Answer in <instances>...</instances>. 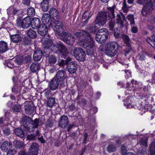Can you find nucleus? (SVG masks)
Returning <instances> with one entry per match:
<instances>
[{"instance_id":"bb28decb","label":"nucleus","mask_w":155,"mask_h":155,"mask_svg":"<svg viewBox=\"0 0 155 155\" xmlns=\"http://www.w3.org/2000/svg\"><path fill=\"white\" fill-rule=\"evenodd\" d=\"M13 132L15 135L21 138L24 137L25 133L21 127L15 128L13 130Z\"/></svg>"},{"instance_id":"5701e85b","label":"nucleus","mask_w":155,"mask_h":155,"mask_svg":"<svg viewBox=\"0 0 155 155\" xmlns=\"http://www.w3.org/2000/svg\"><path fill=\"white\" fill-rule=\"evenodd\" d=\"M53 45V41L52 39L49 38H47L43 40V48H44V51H47L48 49H50V47Z\"/></svg>"},{"instance_id":"412c9836","label":"nucleus","mask_w":155,"mask_h":155,"mask_svg":"<svg viewBox=\"0 0 155 155\" xmlns=\"http://www.w3.org/2000/svg\"><path fill=\"white\" fill-rule=\"evenodd\" d=\"M143 90L145 92L146 91V94H143L139 95V98L141 99H144L145 101V105H146L148 104V103L147 102L148 98L150 97V94L147 93V91H148V88L146 86H144L143 87Z\"/></svg>"},{"instance_id":"dca6fc26","label":"nucleus","mask_w":155,"mask_h":155,"mask_svg":"<svg viewBox=\"0 0 155 155\" xmlns=\"http://www.w3.org/2000/svg\"><path fill=\"white\" fill-rule=\"evenodd\" d=\"M48 64L51 66H53L55 64L57 61V57L54 55L51 54L50 55V53L47 52L45 54Z\"/></svg>"},{"instance_id":"b1692460","label":"nucleus","mask_w":155,"mask_h":155,"mask_svg":"<svg viewBox=\"0 0 155 155\" xmlns=\"http://www.w3.org/2000/svg\"><path fill=\"white\" fill-rule=\"evenodd\" d=\"M42 24L46 25L51 22H52V19H51V17L48 13H45L43 14L42 17Z\"/></svg>"},{"instance_id":"37998d69","label":"nucleus","mask_w":155,"mask_h":155,"mask_svg":"<svg viewBox=\"0 0 155 155\" xmlns=\"http://www.w3.org/2000/svg\"><path fill=\"white\" fill-rule=\"evenodd\" d=\"M55 98L54 97H51L49 98L47 102V105L50 107H52L55 104Z\"/></svg>"},{"instance_id":"69168bd1","label":"nucleus","mask_w":155,"mask_h":155,"mask_svg":"<svg viewBox=\"0 0 155 155\" xmlns=\"http://www.w3.org/2000/svg\"><path fill=\"white\" fill-rule=\"evenodd\" d=\"M117 23L118 25V28H119V29H122L124 27V25L122 21L119 22H117Z\"/></svg>"},{"instance_id":"79ce46f5","label":"nucleus","mask_w":155,"mask_h":155,"mask_svg":"<svg viewBox=\"0 0 155 155\" xmlns=\"http://www.w3.org/2000/svg\"><path fill=\"white\" fill-rule=\"evenodd\" d=\"M134 17V15L132 14H129L126 17V18L130 21V24L131 26L135 25Z\"/></svg>"},{"instance_id":"a211bd4d","label":"nucleus","mask_w":155,"mask_h":155,"mask_svg":"<svg viewBox=\"0 0 155 155\" xmlns=\"http://www.w3.org/2000/svg\"><path fill=\"white\" fill-rule=\"evenodd\" d=\"M25 108L28 114H33L36 112V108L32 102L26 103L25 106Z\"/></svg>"},{"instance_id":"2f4dec72","label":"nucleus","mask_w":155,"mask_h":155,"mask_svg":"<svg viewBox=\"0 0 155 155\" xmlns=\"http://www.w3.org/2000/svg\"><path fill=\"white\" fill-rule=\"evenodd\" d=\"M27 34L29 38L31 39H35L37 37V34L36 31L31 28L27 30Z\"/></svg>"},{"instance_id":"20e7f679","label":"nucleus","mask_w":155,"mask_h":155,"mask_svg":"<svg viewBox=\"0 0 155 155\" xmlns=\"http://www.w3.org/2000/svg\"><path fill=\"white\" fill-rule=\"evenodd\" d=\"M109 32L107 29L103 28L98 30L95 35V39L99 43H103L108 38Z\"/></svg>"},{"instance_id":"e2e57ef3","label":"nucleus","mask_w":155,"mask_h":155,"mask_svg":"<svg viewBox=\"0 0 155 155\" xmlns=\"http://www.w3.org/2000/svg\"><path fill=\"white\" fill-rule=\"evenodd\" d=\"M148 21L152 24H155V16L151 15L148 19Z\"/></svg>"},{"instance_id":"0e129e2a","label":"nucleus","mask_w":155,"mask_h":155,"mask_svg":"<svg viewBox=\"0 0 155 155\" xmlns=\"http://www.w3.org/2000/svg\"><path fill=\"white\" fill-rule=\"evenodd\" d=\"M90 14L89 11H86L82 15V19H85L88 17V16L90 15Z\"/></svg>"},{"instance_id":"338daca9","label":"nucleus","mask_w":155,"mask_h":155,"mask_svg":"<svg viewBox=\"0 0 155 155\" xmlns=\"http://www.w3.org/2000/svg\"><path fill=\"white\" fill-rule=\"evenodd\" d=\"M88 137V134L86 132L84 134V139L82 142L83 144H85L87 143V138Z\"/></svg>"},{"instance_id":"f8f14e48","label":"nucleus","mask_w":155,"mask_h":155,"mask_svg":"<svg viewBox=\"0 0 155 155\" xmlns=\"http://www.w3.org/2000/svg\"><path fill=\"white\" fill-rule=\"evenodd\" d=\"M154 7L152 1L147 2L141 11V13L143 16H146L147 14H150L154 9Z\"/></svg>"},{"instance_id":"9d476101","label":"nucleus","mask_w":155,"mask_h":155,"mask_svg":"<svg viewBox=\"0 0 155 155\" xmlns=\"http://www.w3.org/2000/svg\"><path fill=\"white\" fill-rule=\"evenodd\" d=\"M56 47L60 52L62 58H65L69 55V53L65 45L63 43L60 42L54 45Z\"/></svg>"},{"instance_id":"de8ad7c7","label":"nucleus","mask_w":155,"mask_h":155,"mask_svg":"<svg viewBox=\"0 0 155 155\" xmlns=\"http://www.w3.org/2000/svg\"><path fill=\"white\" fill-rule=\"evenodd\" d=\"M126 46L125 48L123 50L125 53V56L126 55V54H129L132 50V47L130 44H129V45H126Z\"/></svg>"},{"instance_id":"7c9ffc66","label":"nucleus","mask_w":155,"mask_h":155,"mask_svg":"<svg viewBox=\"0 0 155 155\" xmlns=\"http://www.w3.org/2000/svg\"><path fill=\"white\" fill-rule=\"evenodd\" d=\"M49 1L46 0H43L40 3V7L42 11L46 12L48 9Z\"/></svg>"},{"instance_id":"6ab92c4d","label":"nucleus","mask_w":155,"mask_h":155,"mask_svg":"<svg viewBox=\"0 0 155 155\" xmlns=\"http://www.w3.org/2000/svg\"><path fill=\"white\" fill-rule=\"evenodd\" d=\"M67 68L69 73L72 74L75 73L78 68L77 62L74 61L70 62L68 64Z\"/></svg>"},{"instance_id":"052dcab7","label":"nucleus","mask_w":155,"mask_h":155,"mask_svg":"<svg viewBox=\"0 0 155 155\" xmlns=\"http://www.w3.org/2000/svg\"><path fill=\"white\" fill-rule=\"evenodd\" d=\"M38 140L42 143H44L45 142V141L44 140V137L39 132V136H37Z\"/></svg>"},{"instance_id":"4c0bfd02","label":"nucleus","mask_w":155,"mask_h":155,"mask_svg":"<svg viewBox=\"0 0 155 155\" xmlns=\"http://www.w3.org/2000/svg\"><path fill=\"white\" fill-rule=\"evenodd\" d=\"M4 64L8 68L11 69L14 68L15 67L14 61L12 60H6L4 63Z\"/></svg>"},{"instance_id":"13d9d810","label":"nucleus","mask_w":155,"mask_h":155,"mask_svg":"<svg viewBox=\"0 0 155 155\" xmlns=\"http://www.w3.org/2000/svg\"><path fill=\"white\" fill-rule=\"evenodd\" d=\"M122 9L123 12L124 13L127 12L128 11V8L127 6V5L125 0L124 1L123 3Z\"/></svg>"},{"instance_id":"a19ab883","label":"nucleus","mask_w":155,"mask_h":155,"mask_svg":"<svg viewBox=\"0 0 155 155\" xmlns=\"http://www.w3.org/2000/svg\"><path fill=\"white\" fill-rule=\"evenodd\" d=\"M35 10L33 8L29 7L28 8L27 10L28 17H33L35 15Z\"/></svg>"},{"instance_id":"09e8293b","label":"nucleus","mask_w":155,"mask_h":155,"mask_svg":"<svg viewBox=\"0 0 155 155\" xmlns=\"http://www.w3.org/2000/svg\"><path fill=\"white\" fill-rule=\"evenodd\" d=\"M31 84V82L29 78H27L22 82V85L24 87H28Z\"/></svg>"},{"instance_id":"680f3d73","label":"nucleus","mask_w":155,"mask_h":155,"mask_svg":"<svg viewBox=\"0 0 155 155\" xmlns=\"http://www.w3.org/2000/svg\"><path fill=\"white\" fill-rule=\"evenodd\" d=\"M4 134L6 136H8L11 134L10 129L9 127H7L3 130Z\"/></svg>"},{"instance_id":"58836bf2","label":"nucleus","mask_w":155,"mask_h":155,"mask_svg":"<svg viewBox=\"0 0 155 155\" xmlns=\"http://www.w3.org/2000/svg\"><path fill=\"white\" fill-rule=\"evenodd\" d=\"M113 31L114 32V36L117 38H121L122 37L123 35V34H122V32L117 27Z\"/></svg>"},{"instance_id":"4d7b16f0","label":"nucleus","mask_w":155,"mask_h":155,"mask_svg":"<svg viewBox=\"0 0 155 155\" xmlns=\"http://www.w3.org/2000/svg\"><path fill=\"white\" fill-rule=\"evenodd\" d=\"M21 93L22 94L23 98L25 100L29 99L30 97V95L29 94L28 92H27L23 90Z\"/></svg>"},{"instance_id":"423d86ee","label":"nucleus","mask_w":155,"mask_h":155,"mask_svg":"<svg viewBox=\"0 0 155 155\" xmlns=\"http://www.w3.org/2000/svg\"><path fill=\"white\" fill-rule=\"evenodd\" d=\"M58 35L61 37V39L68 45H71L74 42V37L71 33L65 32L64 31Z\"/></svg>"},{"instance_id":"0eeeda50","label":"nucleus","mask_w":155,"mask_h":155,"mask_svg":"<svg viewBox=\"0 0 155 155\" xmlns=\"http://www.w3.org/2000/svg\"><path fill=\"white\" fill-rule=\"evenodd\" d=\"M16 24L18 26L24 29L28 28L31 26V18L29 17H26L23 19L21 16H18L16 20Z\"/></svg>"},{"instance_id":"ea45409f","label":"nucleus","mask_w":155,"mask_h":155,"mask_svg":"<svg viewBox=\"0 0 155 155\" xmlns=\"http://www.w3.org/2000/svg\"><path fill=\"white\" fill-rule=\"evenodd\" d=\"M24 58V62L25 63L30 64L31 62L32 57L31 54H28L25 55V56L23 57Z\"/></svg>"},{"instance_id":"c85d7f7f","label":"nucleus","mask_w":155,"mask_h":155,"mask_svg":"<svg viewBox=\"0 0 155 155\" xmlns=\"http://www.w3.org/2000/svg\"><path fill=\"white\" fill-rule=\"evenodd\" d=\"M9 50L8 44L7 42L2 41H0V52L3 53Z\"/></svg>"},{"instance_id":"c756f323","label":"nucleus","mask_w":155,"mask_h":155,"mask_svg":"<svg viewBox=\"0 0 155 155\" xmlns=\"http://www.w3.org/2000/svg\"><path fill=\"white\" fill-rule=\"evenodd\" d=\"M30 69L32 72L37 73L40 69L39 64L35 62L32 63L30 66Z\"/></svg>"},{"instance_id":"c9c22d12","label":"nucleus","mask_w":155,"mask_h":155,"mask_svg":"<svg viewBox=\"0 0 155 155\" xmlns=\"http://www.w3.org/2000/svg\"><path fill=\"white\" fill-rule=\"evenodd\" d=\"M109 21L108 25L109 30L113 31L115 29L114 28L116 24L114 18L109 19Z\"/></svg>"},{"instance_id":"a18cd8bd","label":"nucleus","mask_w":155,"mask_h":155,"mask_svg":"<svg viewBox=\"0 0 155 155\" xmlns=\"http://www.w3.org/2000/svg\"><path fill=\"white\" fill-rule=\"evenodd\" d=\"M122 38L123 39V41L126 45H129V44H130V38L128 36L124 34H123Z\"/></svg>"},{"instance_id":"f03ea898","label":"nucleus","mask_w":155,"mask_h":155,"mask_svg":"<svg viewBox=\"0 0 155 155\" xmlns=\"http://www.w3.org/2000/svg\"><path fill=\"white\" fill-rule=\"evenodd\" d=\"M85 34H87L82 44L83 47L85 49L87 54L92 57L94 56L95 51V41L89 33L86 32Z\"/></svg>"},{"instance_id":"1a4fd4ad","label":"nucleus","mask_w":155,"mask_h":155,"mask_svg":"<svg viewBox=\"0 0 155 155\" xmlns=\"http://www.w3.org/2000/svg\"><path fill=\"white\" fill-rule=\"evenodd\" d=\"M74 55L79 61H84L85 59L86 54L83 49L81 48H75L73 51Z\"/></svg>"},{"instance_id":"3c124183","label":"nucleus","mask_w":155,"mask_h":155,"mask_svg":"<svg viewBox=\"0 0 155 155\" xmlns=\"http://www.w3.org/2000/svg\"><path fill=\"white\" fill-rule=\"evenodd\" d=\"M24 146V143L22 141L17 140L15 143V147L17 149H20Z\"/></svg>"},{"instance_id":"f3484780","label":"nucleus","mask_w":155,"mask_h":155,"mask_svg":"<svg viewBox=\"0 0 155 155\" xmlns=\"http://www.w3.org/2000/svg\"><path fill=\"white\" fill-rule=\"evenodd\" d=\"M39 145L37 143H33L29 148V155H37L39 150Z\"/></svg>"},{"instance_id":"72a5a7b5","label":"nucleus","mask_w":155,"mask_h":155,"mask_svg":"<svg viewBox=\"0 0 155 155\" xmlns=\"http://www.w3.org/2000/svg\"><path fill=\"white\" fill-rule=\"evenodd\" d=\"M39 136V131L37 130L35 133L31 134L30 135H28L27 138L28 140H35L37 138V136Z\"/></svg>"},{"instance_id":"a878e982","label":"nucleus","mask_w":155,"mask_h":155,"mask_svg":"<svg viewBox=\"0 0 155 155\" xmlns=\"http://www.w3.org/2000/svg\"><path fill=\"white\" fill-rule=\"evenodd\" d=\"M12 143L10 141L6 140L1 145V148L3 151H7L9 148H11Z\"/></svg>"},{"instance_id":"8fccbe9b","label":"nucleus","mask_w":155,"mask_h":155,"mask_svg":"<svg viewBox=\"0 0 155 155\" xmlns=\"http://www.w3.org/2000/svg\"><path fill=\"white\" fill-rule=\"evenodd\" d=\"M149 149L150 153L155 154V142H152L150 146Z\"/></svg>"},{"instance_id":"49530a36","label":"nucleus","mask_w":155,"mask_h":155,"mask_svg":"<svg viewBox=\"0 0 155 155\" xmlns=\"http://www.w3.org/2000/svg\"><path fill=\"white\" fill-rule=\"evenodd\" d=\"M12 110L14 112H19L21 111V106L20 104H15L12 107Z\"/></svg>"},{"instance_id":"9b49d317","label":"nucleus","mask_w":155,"mask_h":155,"mask_svg":"<svg viewBox=\"0 0 155 155\" xmlns=\"http://www.w3.org/2000/svg\"><path fill=\"white\" fill-rule=\"evenodd\" d=\"M59 86L62 89L65 87L54 77L48 82V86L51 90L54 91L56 90L58 88Z\"/></svg>"},{"instance_id":"aec40b11","label":"nucleus","mask_w":155,"mask_h":155,"mask_svg":"<svg viewBox=\"0 0 155 155\" xmlns=\"http://www.w3.org/2000/svg\"><path fill=\"white\" fill-rule=\"evenodd\" d=\"M49 14L51 17L52 20L56 19H59L60 18L59 12L56 9L52 8L49 11Z\"/></svg>"},{"instance_id":"c03bdc74","label":"nucleus","mask_w":155,"mask_h":155,"mask_svg":"<svg viewBox=\"0 0 155 155\" xmlns=\"http://www.w3.org/2000/svg\"><path fill=\"white\" fill-rule=\"evenodd\" d=\"M116 147L113 143L109 144L107 147V150L109 152H114L116 150Z\"/></svg>"},{"instance_id":"774afa93","label":"nucleus","mask_w":155,"mask_h":155,"mask_svg":"<svg viewBox=\"0 0 155 155\" xmlns=\"http://www.w3.org/2000/svg\"><path fill=\"white\" fill-rule=\"evenodd\" d=\"M131 31L134 33H137L138 31L137 27L134 25L131 26Z\"/></svg>"},{"instance_id":"603ef678","label":"nucleus","mask_w":155,"mask_h":155,"mask_svg":"<svg viewBox=\"0 0 155 155\" xmlns=\"http://www.w3.org/2000/svg\"><path fill=\"white\" fill-rule=\"evenodd\" d=\"M99 28L97 26L94 25L91 26L90 28V31L91 33L94 34L98 31Z\"/></svg>"},{"instance_id":"6e6d98bb","label":"nucleus","mask_w":155,"mask_h":155,"mask_svg":"<svg viewBox=\"0 0 155 155\" xmlns=\"http://www.w3.org/2000/svg\"><path fill=\"white\" fill-rule=\"evenodd\" d=\"M17 151L15 149L9 150L7 152L6 155H16Z\"/></svg>"},{"instance_id":"864d4df0","label":"nucleus","mask_w":155,"mask_h":155,"mask_svg":"<svg viewBox=\"0 0 155 155\" xmlns=\"http://www.w3.org/2000/svg\"><path fill=\"white\" fill-rule=\"evenodd\" d=\"M145 53L144 52H141L137 55V60L141 61L144 60L145 57Z\"/></svg>"},{"instance_id":"393cba45","label":"nucleus","mask_w":155,"mask_h":155,"mask_svg":"<svg viewBox=\"0 0 155 155\" xmlns=\"http://www.w3.org/2000/svg\"><path fill=\"white\" fill-rule=\"evenodd\" d=\"M9 35L11 41L14 43H18L21 41V36L18 34L14 35L10 34Z\"/></svg>"},{"instance_id":"cd10ccee","label":"nucleus","mask_w":155,"mask_h":155,"mask_svg":"<svg viewBox=\"0 0 155 155\" xmlns=\"http://www.w3.org/2000/svg\"><path fill=\"white\" fill-rule=\"evenodd\" d=\"M31 26L32 28H38L41 25L40 19L37 18H33L31 19Z\"/></svg>"},{"instance_id":"2eb2a0df","label":"nucleus","mask_w":155,"mask_h":155,"mask_svg":"<svg viewBox=\"0 0 155 155\" xmlns=\"http://www.w3.org/2000/svg\"><path fill=\"white\" fill-rule=\"evenodd\" d=\"M69 123L68 118L67 115H63L60 117L58 125L62 128L65 129L67 127Z\"/></svg>"},{"instance_id":"5fc2aeb1","label":"nucleus","mask_w":155,"mask_h":155,"mask_svg":"<svg viewBox=\"0 0 155 155\" xmlns=\"http://www.w3.org/2000/svg\"><path fill=\"white\" fill-rule=\"evenodd\" d=\"M38 28V29H40L43 31H45V32H46V33L48 32V28L47 26L45 24H41L40 27H39Z\"/></svg>"},{"instance_id":"e433bc0d","label":"nucleus","mask_w":155,"mask_h":155,"mask_svg":"<svg viewBox=\"0 0 155 155\" xmlns=\"http://www.w3.org/2000/svg\"><path fill=\"white\" fill-rule=\"evenodd\" d=\"M15 61L18 64L21 65L24 62V58L23 57L20 55H17L15 57Z\"/></svg>"},{"instance_id":"7ed1b4c3","label":"nucleus","mask_w":155,"mask_h":155,"mask_svg":"<svg viewBox=\"0 0 155 155\" xmlns=\"http://www.w3.org/2000/svg\"><path fill=\"white\" fill-rule=\"evenodd\" d=\"M105 53L110 57H113L117 53V51L121 48V46L116 42H110L107 44Z\"/></svg>"},{"instance_id":"f704fd0d","label":"nucleus","mask_w":155,"mask_h":155,"mask_svg":"<svg viewBox=\"0 0 155 155\" xmlns=\"http://www.w3.org/2000/svg\"><path fill=\"white\" fill-rule=\"evenodd\" d=\"M32 42L31 39L28 37L25 36L22 40L21 45L24 46H28L32 44Z\"/></svg>"},{"instance_id":"4468645a","label":"nucleus","mask_w":155,"mask_h":155,"mask_svg":"<svg viewBox=\"0 0 155 155\" xmlns=\"http://www.w3.org/2000/svg\"><path fill=\"white\" fill-rule=\"evenodd\" d=\"M47 53L46 51H42L40 49H38L34 51L33 54V59L35 61H38L41 60L43 56Z\"/></svg>"},{"instance_id":"ddd939ff","label":"nucleus","mask_w":155,"mask_h":155,"mask_svg":"<svg viewBox=\"0 0 155 155\" xmlns=\"http://www.w3.org/2000/svg\"><path fill=\"white\" fill-rule=\"evenodd\" d=\"M54 77L65 86V80L67 77V75L65 71L59 70Z\"/></svg>"},{"instance_id":"6e6552de","label":"nucleus","mask_w":155,"mask_h":155,"mask_svg":"<svg viewBox=\"0 0 155 155\" xmlns=\"http://www.w3.org/2000/svg\"><path fill=\"white\" fill-rule=\"evenodd\" d=\"M107 21L106 12L101 11L98 12L95 20V23L99 26H103L106 24Z\"/></svg>"},{"instance_id":"f257e3e1","label":"nucleus","mask_w":155,"mask_h":155,"mask_svg":"<svg viewBox=\"0 0 155 155\" xmlns=\"http://www.w3.org/2000/svg\"><path fill=\"white\" fill-rule=\"evenodd\" d=\"M22 122L24 127L23 130L26 132H33L35 128H37L39 126L42 125L43 122L39 119L36 118L33 120L28 116H25L22 117Z\"/></svg>"},{"instance_id":"bf43d9fd","label":"nucleus","mask_w":155,"mask_h":155,"mask_svg":"<svg viewBox=\"0 0 155 155\" xmlns=\"http://www.w3.org/2000/svg\"><path fill=\"white\" fill-rule=\"evenodd\" d=\"M121 151L122 155H127L128 153H127L126 147L123 145L121 146Z\"/></svg>"},{"instance_id":"473e14b6","label":"nucleus","mask_w":155,"mask_h":155,"mask_svg":"<svg viewBox=\"0 0 155 155\" xmlns=\"http://www.w3.org/2000/svg\"><path fill=\"white\" fill-rule=\"evenodd\" d=\"M21 87L20 85L17 84L14 86L12 88V92L15 94H19L21 93Z\"/></svg>"},{"instance_id":"39448f33","label":"nucleus","mask_w":155,"mask_h":155,"mask_svg":"<svg viewBox=\"0 0 155 155\" xmlns=\"http://www.w3.org/2000/svg\"><path fill=\"white\" fill-rule=\"evenodd\" d=\"M56 19H53L52 22H51L49 24V27H51L55 34L58 35L64 31L63 28V23Z\"/></svg>"},{"instance_id":"4be33fe9","label":"nucleus","mask_w":155,"mask_h":155,"mask_svg":"<svg viewBox=\"0 0 155 155\" xmlns=\"http://www.w3.org/2000/svg\"><path fill=\"white\" fill-rule=\"evenodd\" d=\"M116 6L114 5L111 7H109L107 8V11H103L104 12H106L107 13V14L109 19L114 18H115L114 14V9L116 8Z\"/></svg>"}]
</instances>
